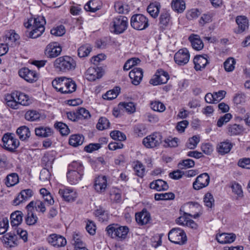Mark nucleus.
<instances>
[{
  "mask_svg": "<svg viewBox=\"0 0 250 250\" xmlns=\"http://www.w3.org/2000/svg\"><path fill=\"white\" fill-rule=\"evenodd\" d=\"M53 66L57 71L69 72L75 69L76 62L72 57L64 56L57 58L53 62Z\"/></svg>",
  "mask_w": 250,
  "mask_h": 250,
  "instance_id": "1",
  "label": "nucleus"
},
{
  "mask_svg": "<svg viewBox=\"0 0 250 250\" xmlns=\"http://www.w3.org/2000/svg\"><path fill=\"white\" fill-rule=\"evenodd\" d=\"M128 27V19L124 16L114 17L110 23L111 32L116 34L124 33Z\"/></svg>",
  "mask_w": 250,
  "mask_h": 250,
  "instance_id": "2",
  "label": "nucleus"
},
{
  "mask_svg": "<svg viewBox=\"0 0 250 250\" xmlns=\"http://www.w3.org/2000/svg\"><path fill=\"white\" fill-rule=\"evenodd\" d=\"M108 235L112 238H117L120 240L125 239L129 231L126 226H119L118 224H111L106 228Z\"/></svg>",
  "mask_w": 250,
  "mask_h": 250,
  "instance_id": "3",
  "label": "nucleus"
},
{
  "mask_svg": "<svg viewBox=\"0 0 250 250\" xmlns=\"http://www.w3.org/2000/svg\"><path fill=\"white\" fill-rule=\"evenodd\" d=\"M168 238L171 242L179 244H185L187 241V237L185 231L180 228H173L168 234Z\"/></svg>",
  "mask_w": 250,
  "mask_h": 250,
  "instance_id": "4",
  "label": "nucleus"
},
{
  "mask_svg": "<svg viewBox=\"0 0 250 250\" xmlns=\"http://www.w3.org/2000/svg\"><path fill=\"white\" fill-rule=\"evenodd\" d=\"M3 147L10 152H14L20 145L19 141L12 133H7L2 138Z\"/></svg>",
  "mask_w": 250,
  "mask_h": 250,
  "instance_id": "5",
  "label": "nucleus"
},
{
  "mask_svg": "<svg viewBox=\"0 0 250 250\" xmlns=\"http://www.w3.org/2000/svg\"><path fill=\"white\" fill-rule=\"evenodd\" d=\"M130 23L132 28L138 30L145 29L149 25L147 18L142 14H136L132 16Z\"/></svg>",
  "mask_w": 250,
  "mask_h": 250,
  "instance_id": "6",
  "label": "nucleus"
},
{
  "mask_svg": "<svg viewBox=\"0 0 250 250\" xmlns=\"http://www.w3.org/2000/svg\"><path fill=\"white\" fill-rule=\"evenodd\" d=\"M162 134L156 132L145 137L143 139V144L147 148H154L162 143Z\"/></svg>",
  "mask_w": 250,
  "mask_h": 250,
  "instance_id": "7",
  "label": "nucleus"
},
{
  "mask_svg": "<svg viewBox=\"0 0 250 250\" xmlns=\"http://www.w3.org/2000/svg\"><path fill=\"white\" fill-rule=\"evenodd\" d=\"M45 20L43 16H38L34 18V24L32 25V39L37 38L42 35L45 30Z\"/></svg>",
  "mask_w": 250,
  "mask_h": 250,
  "instance_id": "8",
  "label": "nucleus"
},
{
  "mask_svg": "<svg viewBox=\"0 0 250 250\" xmlns=\"http://www.w3.org/2000/svg\"><path fill=\"white\" fill-rule=\"evenodd\" d=\"M20 36L17 34L14 30L8 31L5 37H3L4 43H1V45H5L7 47H13L18 46L19 44Z\"/></svg>",
  "mask_w": 250,
  "mask_h": 250,
  "instance_id": "9",
  "label": "nucleus"
},
{
  "mask_svg": "<svg viewBox=\"0 0 250 250\" xmlns=\"http://www.w3.org/2000/svg\"><path fill=\"white\" fill-rule=\"evenodd\" d=\"M169 79L168 74L162 69L157 70L153 77L150 80L149 83L153 85H157L166 83Z\"/></svg>",
  "mask_w": 250,
  "mask_h": 250,
  "instance_id": "10",
  "label": "nucleus"
},
{
  "mask_svg": "<svg viewBox=\"0 0 250 250\" xmlns=\"http://www.w3.org/2000/svg\"><path fill=\"white\" fill-rule=\"evenodd\" d=\"M190 54L187 48H182L175 54L174 60L176 64L182 66L188 62Z\"/></svg>",
  "mask_w": 250,
  "mask_h": 250,
  "instance_id": "11",
  "label": "nucleus"
},
{
  "mask_svg": "<svg viewBox=\"0 0 250 250\" xmlns=\"http://www.w3.org/2000/svg\"><path fill=\"white\" fill-rule=\"evenodd\" d=\"M47 241L51 245L57 248L64 247L67 243L66 239L63 236L55 233L50 234L47 238Z\"/></svg>",
  "mask_w": 250,
  "mask_h": 250,
  "instance_id": "12",
  "label": "nucleus"
},
{
  "mask_svg": "<svg viewBox=\"0 0 250 250\" xmlns=\"http://www.w3.org/2000/svg\"><path fill=\"white\" fill-rule=\"evenodd\" d=\"M210 178L207 173H204L199 175L193 183V188L195 190H199L206 187L209 184Z\"/></svg>",
  "mask_w": 250,
  "mask_h": 250,
  "instance_id": "13",
  "label": "nucleus"
},
{
  "mask_svg": "<svg viewBox=\"0 0 250 250\" xmlns=\"http://www.w3.org/2000/svg\"><path fill=\"white\" fill-rule=\"evenodd\" d=\"M103 76V71L101 67H90L85 73V77L89 81H94L101 78Z\"/></svg>",
  "mask_w": 250,
  "mask_h": 250,
  "instance_id": "14",
  "label": "nucleus"
},
{
  "mask_svg": "<svg viewBox=\"0 0 250 250\" xmlns=\"http://www.w3.org/2000/svg\"><path fill=\"white\" fill-rule=\"evenodd\" d=\"M63 91L62 94H70L74 92L77 87L75 82L70 78L63 77Z\"/></svg>",
  "mask_w": 250,
  "mask_h": 250,
  "instance_id": "15",
  "label": "nucleus"
},
{
  "mask_svg": "<svg viewBox=\"0 0 250 250\" xmlns=\"http://www.w3.org/2000/svg\"><path fill=\"white\" fill-rule=\"evenodd\" d=\"M235 21L238 25V29L235 31L236 33L240 34L248 29L249 22L248 18L246 16H238L236 18Z\"/></svg>",
  "mask_w": 250,
  "mask_h": 250,
  "instance_id": "16",
  "label": "nucleus"
},
{
  "mask_svg": "<svg viewBox=\"0 0 250 250\" xmlns=\"http://www.w3.org/2000/svg\"><path fill=\"white\" fill-rule=\"evenodd\" d=\"M129 76L132 80V83L137 85L140 83L143 77V69L141 68H134L129 72Z\"/></svg>",
  "mask_w": 250,
  "mask_h": 250,
  "instance_id": "17",
  "label": "nucleus"
},
{
  "mask_svg": "<svg viewBox=\"0 0 250 250\" xmlns=\"http://www.w3.org/2000/svg\"><path fill=\"white\" fill-rule=\"evenodd\" d=\"M17 236L14 231L2 236V241L6 247L12 248L17 245Z\"/></svg>",
  "mask_w": 250,
  "mask_h": 250,
  "instance_id": "18",
  "label": "nucleus"
},
{
  "mask_svg": "<svg viewBox=\"0 0 250 250\" xmlns=\"http://www.w3.org/2000/svg\"><path fill=\"white\" fill-rule=\"evenodd\" d=\"M135 219L139 225H146L148 223L150 220V213L146 209H143L142 211L136 213Z\"/></svg>",
  "mask_w": 250,
  "mask_h": 250,
  "instance_id": "19",
  "label": "nucleus"
},
{
  "mask_svg": "<svg viewBox=\"0 0 250 250\" xmlns=\"http://www.w3.org/2000/svg\"><path fill=\"white\" fill-rule=\"evenodd\" d=\"M59 194L64 201L67 202H73L77 198L76 192L70 189H60Z\"/></svg>",
  "mask_w": 250,
  "mask_h": 250,
  "instance_id": "20",
  "label": "nucleus"
},
{
  "mask_svg": "<svg viewBox=\"0 0 250 250\" xmlns=\"http://www.w3.org/2000/svg\"><path fill=\"white\" fill-rule=\"evenodd\" d=\"M208 56L205 55L196 56L193 59L194 64V68L196 70H201L202 68H204L207 64L208 63L207 57Z\"/></svg>",
  "mask_w": 250,
  "mask_h": 250,
  "instance_id": "21",
  "label": "nucleus"
},
{
  "mask_svg": "<svg viewBox=\"0 0 250 250\" xmlns=\"http://www.w3.org/2000/svg\"><path fill=\"white\" fill-rule=\"evenodd\" d=\"M216 239L217 241L221 244L231 243L235 241L236 235L233 233H222L217 234Z\"/></svg>",
  "mask_w": 250,
  "mask_h": 250,
  "instance_id": "22",
  "label": "nucleus"
},
{
  "mask_svg": "<svg viewBox=\"0 0 250 250\" xmlns=\"http://www.w3.org/2000/svg\"><path fill=\"white\" fill-rule=\"evenodd\" d=\"M94 187L98 192H104L107 187V179L105 176H98L95 180Z\"/></svg>",
  "mask_w": 250,
  "mask_h": 250,
  "instance_id": "23",
  "label": "nucleus"
},
{
  "mask_svg": "<svg viewBox=\"0 0 250 250\" xmlns=\"http://www.w3.org/2000/svg\"><path fill=\"white\" fill-rule=\"evenodd\" d=\"M199 207V205L197 203L195 202H188L185 204H184L182 207H181L180 212L181 214L183 213L184 216H189L192 217L195 219L198 218L200 216V214L197 213L194 215L192 214L187 213L185 211V210H188V208L193 209L194 208H198Z\"/></svg>",
  "mask_w": 250,
  "mask_h": 250,
  "instance_id": "24",
  "label": "nucleus"
},
{
  "mask_svg": "<svg viewBox=\"0 0 250 250\" xmlns=\"http://www.w3.org/2000/svg\"><path fill=\"white\" fill-rule=\"evenodd\" d=\"M83 173L75 170H68L67 178L68 182L71 185L77 184L82 178Z\"/></svg>",
  "mask_w": 250,
  "mask_h": 250,
  "instance_id": "25",
  "label": "nucleus"
},
{
  "mask_svg": "<svg viewBox=\"0 0 250 250\" xmlns=\"http://www.w3.org/2000/svg\"><path fill=\"white\" fill-rule=\"evenodd\" d=\"M149 187L151 189L158 191L167 190L168 188L167 183L162 179H158L152 181L150 183Z\"/></svg>",
  "mask_w": 250,
  "mask_h": 250,
  "instance_id": "26",
  "label": "nucleus"
},
{
  "mask_svg": "<svg viewBox=\"0 0 250 250\" xmlns=\"http://www.w3.org/2000/svg\"><path fill=\"white\" fill-rule=\"evenodd\" d=\"M35 132L37 136L44 138L50 137L53 134V131L51 128L43 126L36 128Z\"/></svg>",
  "mask_w": 250,
  "mask_h": 250,
  "instance_id": "27",
  "label": "nucleus"
},
{
  "mask_svg": "<svg viewBox=\"0 0 250 250\" xmlns=\"http://www.w3.org/2000/svg\"><path fill=\"white\" fill-rule=\"evenodd\" d=\"M228 131L230 136L239 135L243 133L244 128L242 125L236 124L229 125L228 126Z\"/></svg>",
  "mask_w": 250,
  "mask_h": 250,
  "instance_id": "28",
  "label": "nucleus"
},
{
  "mask_svg": "<svg viewBox=\"0 0 250 250\" xmlns=\"http://www.w3.org/2000/svg\"><path fill=\"white\" fill-rule=\"evenodd\" d=\"M16 133L21 141H25L30 136V129L25 125L21 126L18 128Z\"/></svg>",
  "mask_w": 250,
  "mask_h": 250,
  "instance_id": "29",
  "label": "nucleus"
},
{
  "mask_svg": "<svg viewBox=\"0 0 250 250\" xmlns=\"http://www.w3.org/2000/svg\"><path fill=\"white\" fill-rule=\"evenodd\" d=\"M232 147V145L229 140L220 143L217 147L218 153L221 155L229 153Z\"/></svg>",
  "mask_w": 250,
  "mask_h": 250,
  "instance_id": "30",
  "label": "nucleus"
},
{
  "mask_svg": "<svg viewBox=\"0 0 250 250\" xmlns=\"http://www.w3.org/2000/svg\"><path fill=\"white\" fill-rule=\"evenodd\" d=\"M11 225L12 227H18L22 222V213L20 211H16L11 214Z\"/></svg>",
  "mask_w": 250,
  "mask_h": 250,
  "instance_id": "31",
  "label": "nucleus"
},
{
  "mask_svg": "<svg viewBox=\"0 0 250 250\" xmlns=\"http://www.w3.org/2000/svg\"><path fill=\"white\" fill-rule=\"evenodd\" d=\"M161 8L160 4L158 2L150 3L147 8V11L153 18L158 17Z\"/></svg>",
  "mask_w": 250,
  "mask_h": 250,
  "instance_id": "32",
  "label": "nucleus"
},
{
  "mask_svg": "<svg viewBox=\"0 0 250 250\" xmlns=\"http://www.w3.org/2000/svg\"><path fill=\"white\" fill-rule=\"evenodd\" d=\"M84 137L80 134H73L69 139V144L73 146L76 147L83 144Z\"/></svg>",
  "mask_w": 250,
  "mask_h": 250,
  "instance_id": "33",
  "label": "nucleus"
},
{
  "mask_svg": "<svg viewBox=\"0 0 250 250\" xmlns=\"http://www.w3.org/2000/svg\"><path fill=\"white\" fill-rule=\"evenodd\" d=\"M62 51V48H46L44 54L48 58H54L59 56Z\"/></svg>",
  "mask_w": 250,
  "mask_h": 250,
  "instance_id": "34",
  "label": "nucleus"
},
{
  "mask_svg": "<svg viewBox=\"0 0 250 250\" xmlns=\"http://www.w3.org/2000/svg\"><path fill=\"white\" fill-rule=\"evenodd\" d=\"M171 7L174 11L182 13L186 8L185 2L184 0H172Z\"/></svg>",
  "mask_w": 250,
  "mask_h": 250,
  "instance_id": "35",
  "label": "nucleus"
},
{
  "mask_svg": "<svg viewBox=\"0 0 250 250\" xmlns=\"http://www.w3.org/2000/svg\"><path fill=\"white\" fill-rule=\"evenodd\" d=\"M15 94V98H16L19 105H27L29 104V99L27 95L24 93L16 92Z\"/></svg>",
  "mask_w": 250,
  "mask_h": 250,
  "instance_id": "36",
  "label": "nucleus"
},
{
  "mask_svg": "<svg viewBox=\"0 0 250 250\" xmlns=\"http://www.w3.org/2000/svg\"><path fill=\"white\" fill-rule=\"evenodd\" d=\"M120 88L118 86L115 87L112 90L106 92L103 95V98L105 100H111L115 99L119 95L120 92Z\"/></svg>",
  "mask_w": 250,
  "mask_h": 250,
  "instance_id": "37",
  "label": "nucleus"
},
{
  "mask_svg": "<svg viewBox=\"0 0 250 250\" xmlns=\"http://www.w3.org/2000/svg\"><path fill=\"white\" fill-rule=\"evenodd\" d=\"M54 127L59 130L62 136L67 135L70 132L68 126L61 122L56 123L54 124Z\"/></svg>",
  "mask_w": 250,
  "mask_h": 250,
  "instance_id": "38",
  "label": "nucleus"
},
{
  "mask_svg": "<svg viewBox=\"0 0 250 250\" xmlns=\"http://www.w3.org/2000/svg\"><path fill=\"white\" fill-rule=\"evenodd\" d=\"M19 182V176L17 174L13 173L6 177L5 184L7 187H12Z\"/></svg>",
  "mask_w": 250,
  "mask_h": 250,
  "instance_id": "39",
  "label": "nucleus"
},
{
  "mask_svg": "<svg viewBox=\"0 0 250 250\" xmlns=\"http://www.w3.org/2000/svg\"><path fill=\"white\" fill-rule=\"evenodd\" d=\"M174 198L175 195L172 192L156 193L154 195V198L156 201L173 200Z\"/></svg>",
  "mask_w": 250,
  "mask_h": 250,
  "instance_id": "40",
  "label": "nucleus"
},
{
  "mask_svg": "<svg viewBox=\"0 0 250 250\" xmlns=\"http://www.w3.org/2000/svg\"><path fill=\"white\" fill-rule=\"evenodd\" d=\"M15 97V94L12 93L11 95L8 96L6 99V104L9 106L13 109H18L19 108V104Z\"/></svg>",
  "mask_w": 250,
  "mask_h": 250,
  "instance_id": "41",
  "label": "nucleus"
},
{
  "mask_svg": "<svg viewBox=\"0 0 250 250\" xmlns=\"http://www.w3.org/2000/svg\"><path fill=\"white\" fill-rule=\"evenodd\" d=\"M188 40L191 43L192 47H199L201 45V47H204L203 42L198 35H191Z\"/></svg>",
  "mask_w": 250,
  "mask_h": 250,
  "instance_id": "42",
  "label": "nucleus"
},
{
  "mask_svg": "<svg viewBox=\"0 0 250 250\" xmlns=\"http://www.w3.org/2000/svg\"><path fill=\"white\" fill-rule=\"evenodd\" d=\"M141 60L137 58H132L128 59L124 65V70L127 71L134 66L140 63Z\"/></svg>",
  "mask_w": 250,
  "mask_h": 250,
  "instance_id": "43",
  "label": "nucleus"
},
{
  "mask_svg": "<svg viewBox=\"0 0 250 250\" xmlns=\"http://www.w3.org/2000/svg\"><path fill=\"white\" fill-rule=\"evenodd\" d=\"M119 107L122 109H125L128 113H133L135 111V106L132 102L129 103H120L119 104Z\"/></svg>",
  "mask_w": 250,
  "mask_h": 250,
  "instance_id": "44",
  "label": "nucleus"
},
{
  "mask_svg": "<svg viewBox=\"0 0 250 250\" xmlns=\"http://www.w3.org/2000/svg\"><path fill=\"white\" fill-rule=\"evenodd\" d=\"M195 165L194 161L190 159H188L181 161L178 165V167L181 169L191 168L194 167Z\"/></svg>",
  "mask_w": 250,
  "mask_h": 250,
  "instance_id": "45",
  "label": "nucleus"
},
{
  "mask_svg": "<svg viewBox=\"0 0 250 250\" xmlns=\"http://www.w3.org/2000/svg\"><path fill=\"white\" fill-rule=\"evenodd\" d=\"M110 123L109 121L105 117H101L99 119L96 127L98 130H103L106 129L109 127Z\"/></svg>",
  "mask_w": 250,
  "mask_h": 250,
  "instance_id": "46",
  "label": "nucleus"
},
{
  "mask_svg": "<svg viewBox=\"0 0 250 250\" xmlns=\"http://www.w3.org/2000/svg\"><path fill=\"white\" fill-rule=\"evenodd\" d=\"M19 74L21 77L24 79L27 82L29 83L31 82V79L30 78L31 73L28 68L23 67L19 71Z\"/></svg>",
  "mask_w": 250,
  "mask_h": 250,
  "instance_id": "47",
  "label": "nucleus"
},
{
  "mask_svg": "<svg viewBox=\"0 0 250 250\" xmlns=\"http://www.w3.org/2000/svg\"><path fill=\"white\" fill-rule=\"evenodd\" d=\"M63 77H59L55 79L52 82L53 87L58 91L62 93V91H63Z\"/></svg>",
  "mask_w": 250,
  "mask_h": 250,
  "instance_id": "48",
  "label": "nucleus"
},
{
  "mask_svg": "<svg viewBox=\"0 0 250 250\" xmlns=\"http://www.w3.org/2000/svg\"><path fill=\"white\" fill-rule=\"evenodd\" d=\"M235 61L232 58L228 59L224 63V68L227 72H231L234 69Z\"/></svg>",
  "mask_w": 250,
  "mask_h": 250,
  "instance_id": "49",
  "label": "nucleus"
},
{
  "mask_svg": "<svg viewBox=\"0 0 250 250\" xmlns=\"http://www.w3.org/2000/svg\"><path fill=\"white\" fill-rule=\"evenodd\" d=\"M150 105L151 108L156 111L161 112L164 111L166 109L165 105L159 101H155L151 102Z\"/></svg>",
  "mask_w": 250,
  "mask_h": 250,
  "instance_id": "50",
  "label": "nucleus"
},
{
  "mask_svg": "<svg viewBox=\"0 0 250 250\" xmlns=\"http://www.w3.org/2000/svg\"><path fill=\"white\" fill-rule=\"evenodd\" d=\"M51 174L49 171L46 168L42 169L40 172V180L44 184L49 182Z\"/></svg>",
  "mask_w": 250,
  "mask_h": 250,
  "instance_id": "51",
  "label": "nucleus"
},
{
  "mask_svg": "<svg viewBox=\"0 0 250 250\" xmlns=\"http://www.w3.org/2000/svg\"><path fill=\"white\" fill-rule=\"evenodd\" d=\"M199 141L200 138L199 137L193 136L188 139V142L186 144V146L187 148L191 149H194L197 146Z\"/></svg>",
  "mask_w": 250,
  "mask_h": 250,
  "instance_id": "52",
  "label": "nucleus"
},
{
  "mask_svg": "<svg viewBox=\"0 0 250 250\" xmlns=\"http://www.w3.org/2000/svg\"><path fill=\"white\" fill-rule=\"evenodd\" d=\"M110 135L111 137L115 140H117L120 141H123L126 139L125 134L118 130L111 131L110 133Z\"/></svg>",
  "mask_w": 250,
  "mask_h": 250,
  "instance_id": "53",
  "label": "nucleus"
},
{
  "mask_svg": "<svg viewBox=\"0 0 250 250\" xmlns=\"http://www.w3.org/2000/svg\"><path fill=\"white\" fill-rule=\"evenodd\" d=\"M68 170H75L83 173V167L80 163L74 161L69 165Z\"/></svg>",
  "mask_w": 250,
  "mask_h": 250,
  "instance_id": "54",
  "label": "nucleus"
},
{
  "mask_svg": "<svg viewBox=\"0 0 250 250\" xmlns=\"http://www.w3.org/2000/svg\"><path fill=\"white\" fill-rule=\"evenodd\" d=\"M50 33L52 35L56 36H62L65 34V29L63 25H61L52 29Z\"/></svg>",
  "mask_w": 250,
  "mask_h": 250,
  "instance_id": "55",
  "label": "nucleus"
},
{
  "mask_svg": "<svg viewBox=\"0 0 250 250\" xmlns=\"http://www.w3.org/2000/svg\"><path fill=\"white\" fill-rule=\"evenodd\" d=\"M232 115L230 113H227L223 116L221 117L218 120L217 123V125L220 127L223 126V125L229 122L231 119Z\"/></svg>",
  "mask_w": 250,
  "mask_h": 250,
  "instance_id": "56",
  "label": "nucleus"
},
{
  "mask_svg": "<svg viewBox=\"0 0 250 250\" xmlns=\"http://www.w3.org/2000/svg\"><path fill=\"white\" fill-rule=\"evenodd\" d=\"M204 202L207 207L211 208L214 202L213 195L209 192L207 193L204 196Z\"/></svg>",
  "mask_w": 250,
  "mask_h": 250,
  "instance_id": "57",
  "label": "nucleus"
},
{
  "mask_svg": "<svg viewBox=\"0 0 250 250\" xmlns=\"http://www.w3.org/2000/svg\"><path fill=\"white\" fill-rule=\"evenodd\" d=\"M170 20V15L167 11L163 12L160 17V22L164 26H167Z\"/></svg>",
  "mask_w": 250,
  "mask_h": 250,
  "instance_id": "58",
  "label": "nucleus"
},
{
  "mask_svg": "<svg viewBox=\"0 0 250 250\" xmlns=\"http://www.w3.org/2000/svg\"><path fill=\"white\" fill-rule=\"evenodd\" d=\"M35 208L37 211L41 212L42 213L46 210L44 203L40 201H37L35 203L32 201V208Z\"/></svg>",
  "mask_w": 250,
  "mask_h": 250,
  "instance_id": "59",
  "label": "nucleus"
},
{
  "mask_svg": "<svg viewBox=\"0 0 250 250\" xmlns=\"http://www.w3.org/2000/svg\"><path fill=\"white\" fill-rule=\"evenodd\" d=\"M134 170L136 172V174L140 177H143L145 174V169L144 166L142 164L138 162L134 167Z\"/></svg>",
  "mask_w": 250,
  "mask_h": 250,
  "instance_id": "60",
  "label": "nucleus"
},
{
  "mask_svg": "<svg viewBox=\"0 0 250 250\" xmlns=\"http://www.w3.org/2000/svg\"><path fill=\"white\" fill-rule=\"evenodd\" d=\"M101 147V145L99 143H91L84 147V150L88 153H91L95 150H98Z\"/></svg>",
  "mask_w": 250,
  "mask_h": 250,
  "instance_id": "61",
  "label": "nucleus"
},
{
  "mask_svg": "<svg viewBox=\"0 0 250 250\" xmlns=\"http://www.w3.org/2000/svg\"><path fill=\"white\" fill-rule=\"evenodd\" d=\"M84 9L86 11L95 12L99 8L98 6L95 5V1L94 0H90L84 5Z\"/></svg>",
  "mask_w": 250,
  "mask_h": 250,
  "instance_id": "62",
  "label": "nucleus"
},
{
  "mask_svg": "<svg viewBox=\"0 0 250 250\" xmlns=\"http://www.w3.org/2000/svg\"><path fill=\"white\" fill-rule=\"evenodd\" d=\"M231 188L233 192L237 194L239 197H242L243 196L241 186L239 184L234 183L232 184Z\"/></svg>",
  "mask_w": 250,
  "mask_h": 250,
  "instance_id": "63",
  "label": "nucleus"
},
{
  "mask_svg": "<svg viewBox=\"0 0 250 250\" xmlns=\"http://www.w3.org/2000/svg\"><path fill=\"white\" fill-rule=\"evenodd\" d=\"M78 118L88 119L90 117L89 112L85 108L81 107L77 110Z\"/></svg>",
  "mask_w": 250,
  "mask_h": 250,
  "instance_id": "64",
  "label": "nucleus"
}]
</instances>
